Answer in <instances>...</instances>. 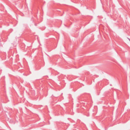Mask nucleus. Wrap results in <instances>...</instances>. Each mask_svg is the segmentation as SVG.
Wrapping results in <instances>:
<instances>
[{"instance_id":"obj_1","label":"nucleus","mask_w":130,"mask_h":130,"mask_svg":"<svg viewBox=\"0 0 130 130\" xmlns=\"http://www.w3.org/2000/svg\"><path fill=\"white\" fill-rule=\"evenodd\" d=\"M128 39H129V41H130V39H129L128 38Z\"/></svg>"}]
</instances>
